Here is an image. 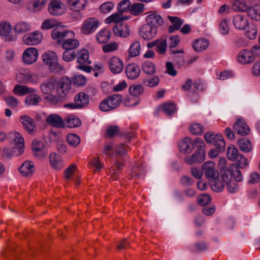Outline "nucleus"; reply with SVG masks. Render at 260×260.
<instances>
[{
    "instance_id": "2eb2a0df",
    "label": "nucleus",
    "mask_w": 260,
    "mask_h": 260,
    "mask_svg": "<svg viewBox=\"0 0 260 260\" xmlns=\"http://www.w3.org/2000/svg\"><path fill=\"white\" fill-rule=\"evenodd\" d=\"M46 121L48 124L54 127L62 128L66 126L65 122L62 118L55 114L49 115Z\"/></svg>"
},
{
    "instance_id": "69168bd1",
    "label": "nucleus",
    "mask_w": 260,
    "mask_h": 260,
    "mask_svg": "<svg viewBox=\"0 0 260 260\" xmlns=\"http://www.w3.org/2000/svg\"><path fill=\"white\" fill-rule=\"evenodd\" d=\"M76 54L72 50H66L62 54V59L67 62H70L74 60L76 57Z\"/></svg>"
},
{
    "instance_id": "bf43d9fd",
    "label": "nucleus",
    "mask_w": 260,
    "mask_h": 260,
    "mask_svg": "<svg viewBox=\"0 0 260 260\" xmlns=\"http://www.w3.org/2000/svg\"><path fill=\"white\" fill-rule=\"evenodd\" d=\"M162 109L165 113L167 115H172L176 110L175 105L172 103L164 104Z\"/></svg>"
},
{
    "instance_id": "e433bc0d",
    "label": "nucleus",
    "mask_w": 260,
    "mask_h": 260,
    "mask_svg": "<svg viewBox=\"0 0 260 260\" xmlns=\"http://www.w3.org/2000/svg\"><path fill=\"white\" fill-rule=\"evenodd\" d=\"M110 31L106 29L101 30L96 35V40L100 44H105L110 38Z\"/></svg>"
},
{
    "instance_id": "412c9836",
    "label": "nucleus",
    "mask_w": 260,
    "mask_h": 260,
    "mask_svg": "<svg viewBox=\"0 0 260 260\" xmlns=\"http://www.w3.org/2000/svg\"><path fill=\"white\" fill-rule=\"evenodd\" d=\"M20 174L25 177L31 176L35 171L34 164L29 160L24 161L19 168Z\"/></svg>"
},
{
    "instance_id": "f3484780",
    "label": "nucleus",
    "mask_w": 260,
    "mask_h": 260,
    "mask_svg": "<svg viewBox=\"0 0 260 260\" xmlns=\"http://www.w3.org/2000/svg\"><path fill=\"white\" fill-rule=\"evenodd\" d=\"M113 31L118 37L127 38L130 34V30L127 24L125 23H117L113 27Z\"/></svg>"
},
{
    "instance_id": "7c9ffc66",
    "label": "nucleus",
    "mask_w": 260,
    "mask_h": 260,
    "mask_svg": "<svg viewBox=\"0 0 260 260\" xmlns=\"http://www.w3.org/2000/svg\"><path fill=\"white\" fill-rule=\"evenodd\" d=\"M49 161L52 167L55 170H60L63 167V162L60 156L55 153L50 154Z\"/></svg>"
},
{
    "instance_id": "393cba45",
    "label": "nucleus",
    "mask_w": 260,
    "mask_h": 260,
    "mask_svg": "<svg viewBox=\"0 0 260 260\" xmlns=\"http://www.w3.org/2000/svg\"><path fill=\"white\" fill-rule=\"evenodd\" d=\"M233 24L236 28L244 30L248 26L249 22L245 16L238 14L234 17Z\"/></svg>"
},
{
    "instance_id": "0e129e2a",
    "label": "nucleus",
    "mask_w": 260,
    "mask_h": 260,
    "mask_svg": "<svg viewBox=\"0 0 260 260\" xmlns=\"http://www.w3.org/2000/svg\"><path fill=\"white\" fill-rule=\"evenodd\" d=\"M118 48V44L115 42L107 43L102 47L103 50L105 53L113 52Z\"/></svg>"
},
{
    "instance_id": "a19ab883",
    "label": "nucleus",
    "mask_w": 260,
    "mask_h": 260,
    "mask_svg": "<svg viewBox=\"0 0 260 260\" xmlns=\"http://www.w3.org/2000/svg\"><path fill=\"white\" fill-rule=\"evenodd\" d=\"M226 155L229 159L234 161L240 155V154H239L238 150L235 145H230L228 147Z\"/></svg>"
},
{
    "instance_id": "72a5a7b5",
    "label": "nucleus",
    "mask_w": 260,
    "mask_h": 260,
    "mask_svg": "<svg viewBox=\"0 0 260 260\" xmlns=\"http://www.w3.org/2000/svg\"><path fill=\"white\" fill-rule=\"evenodd\" d=\"M79 45L78 40L75 39H66L62 43V47L64 50H73Z\"/></svg>"
},
{
    "instance_id": "423d86ee",
    "label": "nucleus",
    "mask_w": 260,
    "mask_h": 260,
    "mask_svg": "<svg viewBox=\"0 0 260 260\" xmlns=\"http://www.w3.org/2000/svg\"><path fill=\"white\" fill-rule=\"evenodd\" d=\"M99 25L97 18L90 17L86 19L82 23L81 27V32L85 35L93 33Z\"/></svg>"
},
{
    "instance_id": "13d9d810",
    "label": "nucleus",
    "mask_w": 260,
    "mask_h": 260,
    "mask_svg": "<svg viewBox=\"0 0 260 260\" xmlns=\"http://www.w3.org/2000/svg\"><path fill=\"white\" fill-rule=\"evenodd\" d=\"M211 201V197L210 195L204 193L198 197V203L201 206H205L209 204Z\"/></svg>"
},
{
    "instance_id": "1a4fd4ad",
    "label": "nucleus",
    "mask_w": 260,
    "mask_h": 260,
    "mask_svg": "<svg viewBox=\"0 0 260 260\" xmlns=\"http://www.w3.org/2000/svg\"><path fill=\"white\" fill-rule=\"evenodd\" d=\"M157 32L156 26L146 24L140 28L139 34L145 40H150L155 37Z\"/></svg>"
},
{
    "instance_id": "f257e3e1",
    "label": "nucleus",
    "mask_w": 260,
    "mask_h": 260,
    "mask_svg": "<svg viewBox=\"0 0 260 260\" xmlns=\"http://www.w3.org/2000/svg\"><path fill=\"white\" fill-rule=\"evenodd\" d=\"M205 144L200 138H195V146L197 150L191 155L185 158V161L188 165L200 163L205 160V151L204 150Z\"/></svg>"
},
{
    "instance_id": "a18cd8bd",
    "label": "nucleus",
    "mask_w": 260,
    "mask_h": 260,
    "mask_svg": "<svg viewBox=\"0 0 260 260\" xmlns=\"http://www.w3.org/2000/svg\"><path fill=\"white\" fill-rule=\"evenodd\" d=\"M68 144L73 147H77L80 142V138L74 134H69L66 137Z\"/></svg>"
},
{
    "instance_id": "6e6d98bb",
    "label": "nucleus",
    "mask_w": 260,
    "mask_h": 260,
    "mask_svg": "<svg viewBox=\"0 0 260 260\" xmlns=\"http://www.w3.org/2000/svg\"><path fill=\"white\" fill-rule=\"evenodd\" d=\"M190 133L194 135H200L203 133L204 127L199 123H194L190 126Z\"/></svg>"
},
{
    "instance_id": "c9c22d12",
    "label": "nucleus",
    "mask_w": 260,
    "mask_h": 260,
    "mask_svg": "<svg viewBox=\"0 0 260 260\" xmlns=\"http://www.w3.org/2000/svg\"><path fill=\"white\" fill-rule=\"evenodd\" d=\"M13 92L16 94L23 95L27 93L35 92V89L25 86L16 85L14 88Z\"/></svg>"
},
{
    "instance_id": "c03bdc74",
    "label": "nucleus",
    "mask_w": 260,
    "mask_h": 260,
    "mask_svg": "<svg viewBox=\"0 0 260 260\" xmlns=\"http://www.w3.org/2000/svg\"><path fill=\"white\" fill-rule=\"evenodd\" d=\"M141 52V46L139 42L135 41L130 46L128 53L131 57L138 56Z\"/></svg>"
},
{
    "instance_id": "bb28decb",
    "label": "nucleus",
    "mask_w": 260,
    "mask_h": 260,
    "mask_svg": "<svg viewBox=\"0 0 260 260\" xmlns=\"http://www.w3.org/2000/svg\"><path fill=\"white\" fill-rule=\"evenodd\" d=\"M248 0H234L231 9L235 12H246L249 6L247 4Z\"/></svg>"
},
{
    "instance_id": "b1692460",
    "label": "nucleus",
    "mask_w": 260,
    "mask_h": 260,
    "mask_svg": "<svg viewBox=\"0 0 260 260\" xmlns=\"http://www.w3.org/2000/svg\"><path fill=\"white\" fill-rule=\"evenodd\" d=\"M238 61L242 64L251 63L254 60V57L251 52L248 50H243L237 56Z\"/></svg>"
},
{
    "instance_id": "680f3d73",
    "label": "nucleus",
    "mask_w": 260,
    "mask_h": 260,
    "mask_svg": "<svg viewBox=\"0 0 260 260\" xmlns=\"http://www.w3.org/2000/svg\"><path fill=\"white\" fill-rule=\"evenodd\" d=\"M77 169V165L75 164H72L70 165L64 171V174L65 179L69 180L71 179L74 175V173L76 171Z\"/></svg>"
},
{
    "instance_id": "3c124183",
    "label": "nucleus",
    "mask_w": 260,
    "mask_h": 260,
    "mask_svg": "<svg viewBox=\"0 0 260 260\" xmlns=\"http://www.w3.org/2000/svg\"><path fill=\"white\" fill-rule=\"evenodd\" d=\"M143 71L148 75H153L156 72L154 64L150 61H146L142 65Z\"/></svg>"
},
{
    "instance_id": "f8f14e48",
    "label": "nucleus",
    "mask_w": 260,
    "mask_h": 260,
    "mask_svg": "<svg viewBox=\"0 0 260 260\" xmlns=\"http://www.w3.org/2000/svg\"><path fill=\"white\" fill-rule=\"evenodd\" d=\"M38 57V52L34 47H29L26 49L23 54V60L28 64H30L35 62Z\"/></svg>"
},
{
    "instance_id": "58836bf2",
    "label": "nucleus",
    "mask_w": 260,
    "mask_h": 260,
    "mask_svg": "<svg viewBox=\"0 0 260 260\" xmlns=\"http://www.w3.org/2000/svg\"><path fill=\"white\" fill-rule=\"evenodd\" d=\"M46 0H34V2L28 4V9L34 12L42 9L45 6Z\"/></svg>"
},
{
    "instance_id": "dca6fc26",
    "label": "nucleus",
    "mask_w": 260,
    "mask_h": 260,
    "mask_svg": "<svg viewBox=\"0 0 260 260\" xmlns=\"http://www.w3.org/2000/svg\"><path fill=\"white\" fill-rule=\"evenodd\" d=\"M63 5L60 1L57 0L52 1L48 6L49 13L54 16L60 15L63 13Z\"/></svg>"
},
{
    "instance_id": "2f4dec72",
    "label": "nucleus",
    "mask_w": 260,
    "mask_h": 260,
    "mask_svg": "<svg viewBox=\"0 0 260 260\" xmlns=\"http://www.w3.org/2000/svg\"><path fill=\"white\" fill-rule=\"evenodd\" d=\"M35 77H36L35 74L29 72H24V73H19L16 76V79L18 82L20 83H27L33 82Z\"/></svg>"
},
{
    "instance_id": "4d7b16f0",
    "label": "nucleus",
    "mask_w": 260,
    "mask_h": 260,
    "mask_svg": "<svg viewBox=\"0 0 260 260\" xmlns=\"http://www.w3.org/2000/svg\"><path fill=\"white\" fill-rule=\"evenodd\" d=\"M4 100L8 106L11 108L14 109L18 107L19 101L17 99L13 96H5Z\"/></svg>"
},
{
    "instance_id": "9b49d317",
    "label": "nucleus",
    "mask_w": 260,
    "mask_h": 260,
    "mask_svg": "<svg viewBox=\"0 0 260 260\" xmlns=\"http://www.w3.org/2000/svg\"><path fill=\"white\" fill-rule=\"evenodd\" d=\"M20 121L26 131L29 134H34L36 130V123L33 119L27 115H22Z\"/></svg>"
},
{
    "instance_id": "ea45409f",
    "label": "nucleus",
    "mask_w": 260,
    "mask_h": 260,
    "mask_svg": "<svg viewBox=\"0 0 260 260\" xmlns=\"http://www.w3.org/2000/svg\"><path fill=\"white\" fill-rule=\"evenodd\" d=\"M192 47L196 51L201 52L208 47V42L205 39H199L193 43Z\"/></svg>"
},
{
    "instance_id": "0eeeda50",
    "label": "nucleus",
    "mask_w": 260,
    "mask_h": 260,
    "mask_svg": "<svg viewBox=\"0 0 260 260\" xmlns=\"http://www.w3.org/2000/svg\"><path fill=\"white\" fill-rule=\"evenodd\" d=\"M71 87V83L67 77L60 78L57 84V92L60 98H65L69 92Z\"/></svg>"
},
{
    "instance_id": "e2e57ef3",
    "label": "nucleus",
    "mask_w": 260,
    "mask_h": 260,
    "mask_svg": "<svg viewBox=\"0 0 260 260\" xmlns=\"http://www.w3.org/2000/svg\"><path fill=\"white\" fill-rule=\"evenodd\" d=\"M231 167L232 168V170H233V179L236 181V182H240L242 180V176L241 172L239 169V168L237 166L231 164Z\"/></svg>"
},
{
    "instance_id": "39448f33",
    "label": "nucleus",
    "mask_w": 260,
    "mask_h": 260,
    "mask_svg": "<svg viewBox=\"0 0 260 260\" xmlns=\"http://www.w3.org/2000/svg\"><path fill=\"white\" fill-rule=\"evenodd\" d=\"M89 104V97L85 93L81 92L77 94L74 98V103L65 104L64 107L72 109H81Z\"/></svg>"
},
{
    "instance_id": "37998d69",
    "label": "nucleus",
    "mask_w": 260,
    "mask_h": 260,
    "mask_svg": "<svg viewBox=\"0 0 260 260\" xmlns=\"http://www.w3.org/2000/svg\"><path fill=\"white\" fill-rule=\"evenodd\" d=\"M30 29L29 24L26 22L21 21L17 23L14 27V30L16 33L23 34Z\"/></svg>"
},
{
    "instance_id": "de8ad7c7",
    "label": "nucleus",
    "mask_w": 260,
    "mask_h": 260,
    "mask_svg": "<svg viewBox=\"0 0 260 260\" xmlns=\"http://www.w3.org/2000/svg\"><path fill=\"white\" fill-rule=\"evenodd\" d=\"M79 57L77 58V62L79 64H84L87 62L88 64L91 63L90 61L88 60L89 57L88 52L86 50H81L77 53Z\"/></svg>"
},
{
    "instance_id": "4be33fe9",
    "label": "nucleus",
    "mask_w": 260,
    "mask_h": 260,
    "mask_svg": "<svg viewBox=\"0 0 260 260\" xmlns=\"http://www.w3.org/2000/svg\"><path fill=\"white\" fill-rule=\"evenodd\" d=\"M233 129L235 132L241 136H246L250 132V129L247 124L243 120H238L233 125Z\"/></svg>"
},
{
    "instance_id": "864d4df0",
    "label": "nucleus",
    "mask_w": 260,
    "mask_h": 260,
    "mask_svg": "<svg viewBox=\"0 0 260 260\" xmlns=\"http://www.w3.org/2000/svg\"><path fill=\"white\" fill-rule=\"evenodd\" d=\"M55 85L52 81L47 82L41 86V91L45 94L51 93L55 89Z\"/></svg>"
},
{
    "instance_id": "473e14b6",
    "label": "nucleus",
    "mask_w": 260,
    "mask_h": 260,
    "mask_svg": "<svg viewBox=\"0 0 260 260\" xmlns=\"http://www.w3.org/2000/svg\"><path fill=\"white\" fill-rule=\"evenodd\" d=\"M238 144L241 151L245 153L249 152L252 149V144L250 141L245 138L238 140Z\"/></svg>"
},
{
    "instance_id": "4c0bfd02",
    "label": "nucleus",
    "mask_w": 260,
    "mask_h": 260,
    "mask_svg": "<svg viewBox=\"0 0 260 260\" xmlns=\"http://www.w3.org/2000/svg\"><path fill=\"white\" fill-rule=\"evenodd\" d=\"M66 126L70 128L78 127L81 124V121L76 116L71 115L66 119Z\"/></svg>"
},
{
    "instance_id": "4468645a",
    "label": "nucleus",
    "mask_w": 260,
    "mask_h": 260,
    "mask_svg": "<svg viewBox=\"0 0 260 260\" xmlns=\"http://www.w3.org/2000/svg\"><path fill=\"white\" fill-rule=\"evenodd\" d=\"M109 67L113 74H118L123 69V63L121 59L116 56H113L109 60Z\"/></svg>"
},
{
    "instance_id": "603ef678",
    "label": "nucleus",
    "mask_w": 260,
    "mask_h": 260,
    "mask_svg": "<svg viewBox=\"0 0 260 260\" xmlns=\"http://www.w3.org/2000/svg\"><path fill=\"white\" fill-rule=\"evenodd\" d=\"M144 88L141 85H133L129 87V92L133 96H137L141 94Z\"/></svg>"
},
{
    "instance_id": "cd10ccee",
    "label": "nucleus",
    "mask_w": 260,
    "mask_h": 260,
    "mask_svg": "<svg viewBox=\"0 0 260 260\" xmlns=\"http://www.w3.org/2000/svg\"><path fill=\"white\" fill-rule=\"evenodd\" d=\"M233 170L231 167V164L229 167L224 166L221 167L220 170L221 178L225 183L233 180Z\"/></svg>"
},
{
    "instance_id": "a878e982",
    "label": "nucleus",
    "mask_w": 260,
    "mask_h": 260,
    "mask_svg": "<svg viewBox=\"0 0 260 260\" xmlns=\"http://www.w3.org/2000/svg\"><path fill=\"white\" fill-rule=\"evenodd\" d=\"M125 73L128 79H135L139 77L140 74V69L137 64L131 63L126 66Z\"/></svg>"
},
{
    "instance_id": "6e6552de",
    "label": "nucleus",
    "mask_w": 260,
    "mask_h": 260,
    "mask_svg": "<svg viewBox=\"0 0 260 260\" xmlns=\"http://www.w3.org/2000/svg\"><path fill=\"white\" fill-rule=\"evenodd\" d=\"M0 36L8 41H15L16 39V36L12 33V26L6 21L0 22Z\"/></svg>"
},
{
    "instance_id": "a211bd4d",
    "label": "nucleus",
    "mask_w": 260,
    "mask_h": 260,
    "mask_svg": "<svg viewBox=\"0 0 260 260\" xmlns=\"http://www.w3.org/2000/svg\"><path fill=\"white\" fill-rule=\"evenodd\" d=\"M32 149L34 154L39 158L43 157L47 154L43 142L38 140L32 141Z\"/></svg>"
},
{
    "instance_id": "09e8293b",
    "label": "nucleus",
    "mask_w": 260,
    "mask_h": 260,
    "mask_svg": "<svg viewBox=\"0 0 260 260\" xmlns=\"http://www.w3.org/2000/svg\"><path fill=\"white\" fill-rule=\"evenodd\" d=\"M210 181H211L210 185L213 190L215 191H221L222 190L224 184L221 181L219 180V176Z\"/></svg>"
},
{
    "instance_id": "aec40b11",
    "label": "nucleus",
    "mask_w": 260,
    "mask_h": 260,
    "mask_svg": "<svg viewBox=\"0 0 260 260\" xmlns=\"http://www.w3.org/2000/svg\"><path fill=\"white\" fill-rule=\"evenodd\" d=\"M146 21L147 24L151 25L156 26V28L161 26L164 23V19L156 12H152L146 17Z\"/></svg>"
},
{
    "instance_id": "774afa93",
    "label": "nucleus",
    "mask_w": 260,
    "mask_h": 260,
    "mask_svg": "<svg viewBox=\"0 0 260 260\" xmlns=\"http://www.w3.org/2000/svg\"><path fill=\"white\" fill-rule=\"evenodd\" d=\"M125 163L122 158L116 157L115 159V163L113 166V170L119 171L121 170L124 166Z\"/></svg>"
},
{
    "instance_id": "5701e85b",
    "label": "nucleus",
    "mask_w": 260,
    "mask_h": 260,
    "mask_svg": "<svg viewBox=\"0 0 260 260\" xmlns=\"http://www.w3.org/2000/svg\"><path fill=\"white\" fill-rule=\"evenodd\" d=\"M68 34H73L72 31L64 30L61 27H56L52 31L51 37L54 40H57L58 43H61L67 37Z\"/></svg>"
},
{
    "instance_id": "49530a36",
    "label": "nucleus",
    "mask_w": 260,
    "mask_h": 260,
    "mask_svg": "<svg viewBox=\"0 0 260 260\" xmlns=\"http://www.w3.org/2000/svg\"><path fill=\"white\" fill-rule=\"evenodd\" d=\"M159 81V78L157 76H154L144 79L143 80V83L146 86L149 87H154L158 84Z\"/></svg>"
},
{
    "instance_id": "c756f323",
    "label": "nucleus",
    "mask_w": 260,
    "mask_h": 260,
    "mask_svg": "<svg viewBox=\"0 0 260 260\" xmlns=\"http://www.w3.org/2000/svg\"><path fill=\"white\" fill-rule=\"evenodd\" d=\"M248 16L252 20H260V5L255 4L247 10Z\"/></svg>"
},
{
    "instance_id": "7ed1b4c3",
    "label": "nucleus",
    "mask_w": 260,
    "mask_h": 260,
    "mask_svg": "<svg viewBox=\"0 0 260 260\" xmlns=\"http://www.w3.org/2000/svg\"><path fill=\"white\" fill-rule=\"evenodd\" d=\"M122 98L119 94H114L104 100L99 105L101 110L107 112L117 108L120 104Z\"/></svg>"
},
{
    "instance_id": "f704fd0d",
    "label": "nucleus",
    "mask_w": 260,
    "mask_h": 260,
    "mask_svg": "<svg viewBox=\"0 0 260 260\" xmlns=\"http://www.w3.org/2000/svg\"><path fill=\"white\" fill-rule=\"evenodd\" d=\"M144 6L140 3H131L129 13L134 16H138L144 11Z\"/></svg>"
},
{
    "instance_id": "f03ea898",
    "label": "nucleus",
    "mask_w": 260,
    "mask_h": 260,
    "mask_svg": "<svg viewBox=\"0 0 260 260\" xmlns=\"http://www.w3.org/2000/svg\"><path fill=\"white\" fill-rule=\"evenodd\" d=\"M43 62L48 67L50 72L55 73L61 74L64 71L63 67L58 62L56 54L53 51H47L43 54Z\"/></svg>"
},
{
    "instance_id": "8fccbe9b",
    "label": "nucleus",
    "mask_w": 260,
    "mask_h": 260,
    "mask_svg": "<svg viewBox=\"0 0 260 260\" xmlns=\"http://www.w3.org/2000/svg\"><path fill=\"white\" fill-rule=\"evenodd\" d=\"M167 47V41L165 39L161 38L157 40L156 51L160 54H164L166 52Z\"/></svg>"
},
{
    "instance_id": "79ce46f5",
    "label": "nucleus",
    "mask_w": 260,
    "mask_h": 260,
    "mask_svg": "<svg viewBox=\"0 0 260 260\" xmlns=\"http://www.w3.org/2000/svg\"><path fill=\"white\" fill-rule=\"evenodd\" d=\"M41 101V98L36 94H31L27 95L25 100V103L27 106H36Z\"/></svg>"
},
{
    "instance_id": "6ab92c4d",
    "label": "nucleus",
    "mask_w": 260,
    "mask_h": 260,
    "mask_svg": "<svg viewBox=\"0 0 260 260\" xmlns=\"http://www.w3.org/2000/svg\"><path fill=\"white\" fill-rule=\"evenodd\" d=\"M42 39V35L39 31L25 35L23 37L24 42L28 45H36L39 44Z\"/></svg>"
},
{
    "instance_id": "052dcab7",
    "label": "nucleus",
    "mask_w": 260,
    "mask_h": 260,
    "mask_svg": "<svg viewBox=\"0 0 260 260\" xmlns=\"http://www.w3.org/2000/svg\"><path fill=\"white\" fill-rule=\"evenodd\" d=\"M170 49L175 48L180 43V39L178 35H170L168 36Z\"/></svg>"
},
{
    "instance_id": "9d476101",
    "label": "nucleus",
    "mask_w": 260,
    "mask_h": 260,
    "mask_svg": "<svg viewBox=\"0 0 260 260\" xmlns=\"http://www.w3.org/2000/svg\"><path fill=\"white\" fill-rule=\"evenodd\" d=\"M202 169L205 171V177L209 181L218 176V171L215 168L214 164L212 161L205 162L202 166Z\"/></svg>"
},
{
    "instance_id": "ddd939ff",
    "label": "nucleus",
    "mask_w": 260,
    "mask_h": 260,
    "mask_svg": "<svg viewBox=\"0 0 260 260\" xmlns=\"http://www.w3.org/2000/svg\"><path fill=\"white\" fill-rule=\"evenodd\" d=\"M195 146V139L192 141L188 137L182 139L179 144L180 150L184 154H188L192 152Z\"/></svg>"
},
{
    "instance_id": "c85d7f7f",
    "label": "nucleus",
    "mask_w": 260,
    "mask_h": 260,
    "mask_svg": "<svg viewBox=\"0 0 260 260\" xmlns=\"http://www.w3.org/2000/svg\"><path fill=\"white\" fill-rule=\"evenodd\" d=\"M168 18L172 23L168 28V31L170 34L179 30L183 24V20L178 17L168 16Z\"/></svg>"
},
{
    "instance_id": "5fc2aeb1",
    "label": "nucleus",
    "mask_w": 260,
    "mask_h": 260,
    "mask_svg": "<svg viewBox=\"0 0 260 260\" xmlns=\"http://www.w3.org/2000/svg\"><path fill=\"white\" fill-rule=\"evenodd\" d=\"M131 3L128 0H122L118 5L117 9L118 12L122 14L126 11H128L129 12V8L131 7Z\"/></svg>"
},
{
    "instance_id": "338daca9",
    "label": "nucleus",
    "mask_w": 260,
    "mask_h": 260,
    "mask_svg": "<svg viewBox=\"0 0 260 260\" xmlns=\"http://www.w3.org/2000/svg\"><path fill=\"white\" fill-rule=\"evenodd\" d=\"M57 25V23L54 19H46L43 21L41 28L43 29L53 28Z\"/></svg>"
},
{
    "instance_id": "20e7f679",
    "label": "nucleus",
    "mask_w": 260,
    "mask_h": 260,
    "mask_svg": "<svg viewBox=\"0 0 260 260\" xmlns=\"http://www.w3.org/2000/svg\"><path fill=\"white\" fill-rule=\"evenodd\" d=\"M204 139L208 144L213 143L218 151H223L225 149V142L223 136L220 134H214L212 132H208L205 134Z\"/></svg>"
}]
</instances>
